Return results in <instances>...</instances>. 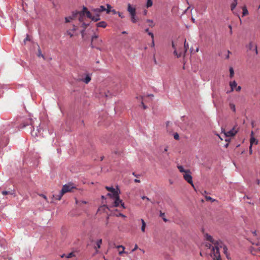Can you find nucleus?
I'll return each mask as SVG.
<instances>
[{"label": "nucleus", "mask_w": 260, "mask_h": 260, "mask_svg": "<svg viewBox=\"0 0 260 260\" xmlns=\"http://www.w3.org/2000/svg\"><path fill=\"white\" fill-rule=\"evenodd\" d=\"M205 236L207 240L212 242L214 245L212 249L213 253H220L219 249L225 246L222 242L220 240H214L212 237L208 234H206Z\"/></svg>", "instance_id": "1"}, {"label": "nucleus", "mask_w": 260, "mask_h": 260, "mask_svg": "<svg viewBox=\"0 0 260 260\" xmlns=\"http://www.w3.org/2000/svg\"><path fill=\"white\" fill-rule=\"evenodd\" d=\"M75 187L73 185L72 183H69L67 184H65L63 186L62 189L60 191L58 194L53 195V198H54L56 200H60L62 196L68 192L72 191L73 189H75Z\"/></svg>", "instance_id": "2"}, {"label": "nucleus", "mask_w": 260, "mask_h": 260, "mask_svg": "<svg viewBox=\"0 0 260 260\" xmlns=\"http://www.w3.org/2000/svg\"><path fill=\"white\" fill-rule=\"evenodd\" d=\"M127 11L130 15L131 20L133 23H136L139 20L138 17L136 16V9L133 7L130 4H128Z\"/></svg>", "instance_id": "3"}, {"label": "nucleus", "mask_w": 260, "mask_h": 260, "mask_svg": "<svg viewBox=\"0 0 260 260\" xmlns=\"http://www.w3.org/2000/svg\"><path fill=\"white\" fill-rule=\"evenodd\" d=\"M102 43V40L98 39V36L96 35H94L91 38V47L95 48L98 50H101L100 48V46H101Z\"/></svg>", "instance_id": "4"}, {"label": "nucleus", "mask_w": 260, "mask_h": 260, "mask_svg": "<svg viewBox=\"0 0 260 260\" xmlns=\"http://www.w3.org/2000/svg\"><path fill=\"white\" fill-rule=\"evenodd\" d=\"M172 47L174 49V54L177 56V57H181L182 55H184L185 53L187 51L188 48V44L186 43V40H185L184 44V51L179 50L178 52L176 50V48L175 47V44L174 42L172 43Z\"/></svg>", "instance_id": "5"}, {"label": "nucleus", "mask_w": 260, "mask_h": 260, "mask_svg": "<svg viewBox=\"0 0 260 260\" xmlns=\"http://www.w3.org/2000/svg\"><path fill=\"white\" fill-rule=\"evenodd\" d=\"M73 17L75 19H78L79 21L81 22H83L85 18V14L83 12V10L81 11H77L73 13Z\"/></svg>", "instance_id": "6"}, {"label": "nucleus", "mask_w": 260, "mask_h": 260, "mask_svg": "<svg viewBox=\"0 0 260 260\" xmlns=\"http://www.w3.org/2000/svg\"><path fill=\"white\" fill-rule=\"evenodd\" d=\"M183 178L188 183L191 185L192 186L194 187V185L192 182V178L190 173H185L183 174Z\"/></svg>", "instance_id": "7"}, {"label": "nucleus", "mask_w": 260, "mask_h": 260, "mask_svg": "<svg viewBox=\"0 0 260 260\" xmlns=\"http://www.w3.org/2000/svg\"><path fill=\"white\" fill-rule=\"evenodd\" d=\"M114 206L115 207L121 206L123 208H125L124 203L122 202L121 200L120 199L119 197H117L116 198L114 199Z\"/></svg>", "instance_id": "8"}, {"label": "nucleus", "mask_w": 260, "mask_h": 260, "mask_svg": "<svg viewBox=\"0 0 260 260\" xmlns=\"http://www.w3.org/2000/svg\"><path fill=\"white\" fill-rule=\"evenodd\" d=\"M113 245L115 247H116V248H117L118 249V254L120 255H122V254H123V253H126V254L128 253L127 252H126L124 251L125 247L123 246H122V245L116 246V245H115V244H113Z\"/></svg>", "instance_id": "9"}, {"label": "nucleus", "mask_w": 260, "mask_h": 260, "mask_svg": "<svg viewBox=\"0 0 260 260\" xmlns=\"http://www.w3.org/2000/svg\"><path fill=\"white\" fill-rule=\"evenodd\" d=\"M237 133V131L234 128H233L232 129L224 133V136L226 137H232L236 135V134Z\"/></svg>", "instance_id": "10"}, {"label": "nucleus", "mask_w": 260, "mask_h": 260, "mask_svg": "<svg viewBox=\"0 0 260 260\" xmlns=\"http://www.w3.org/2000/svg\"><path fill=\"white\" fill-rule=\"evenodd\" d=\"M119 190L118 189L117 190H114L113 192L108 193L107 196L110 197V198H112L113 199L116 198L117 197L119 196Z\"/></svg>", "instance_id": "11"}, {"label": "nucleus", "mask_w": 260, "mask_h": 260, "mask_svg": "<svg viewBox=\"0 0 260 260\" xmlns=\"http://www.w3.org/2000/svg\"><path fill=\"white\" fill-rule=\"evenodd\" d=\"M9 143V139L7 138H1L0 140V147H3L8 144Z\"/></svg>", "instance_id": "12"}, {"label": "nucleus", "mask_w": 260, "mask_h": 260, "mask_svg": "<svg viewBox=\"0 0 260 260\" xmlns=\"http://www.w3.org/2000/svg\"><path fill=\"white\" fill-rule=\"evenodd\" d=\"M83 12H84L85 15H86L88 18H89L92 20L93 16H92L91 13L90 11H88L87 8L85 7H83Z\"/></svg>", "instance_id": "13"}, {"label": "nucleus", "mask_w": 260, "mask_h": 260, "mask_svg": "<svg viewBox=\"0 0 260 260\" xmlns=\"http://www.w3.org/2000/svg\"><path fill=\"white\" fill-rule=\"evenodd\" d=\"M106 9L103 6H101L99 8L92 10L93 12L100 13L102 12L106 11Z\"/></svg>", "instance_id": "14"}, {"label": "nucleus", "mask_w": 260, "mask_h": 260, "mask_svg": "<svg viewBox=\"0 0 260 260\" xmlns=\"http://www.w3.org/2000/svg\"><path fill=\"white\" fill-rule=\"evenodd\" d=\"M91 76L89 74H87L84 79H81L80 80L84 82L86 84H88L91 81Z\"/></svg>", "instance_id": "15"}, {"label": "nucleus", "mask_w": 260, "mask_h": 260, "mask_svg": "<svg viewBox=\"0 0 260 260\" xmlns=\"http://www.w3.org/2000/svg\"><path fill=\"white\" fill-rule=\"evenodd\" d=\"M102 243V239L98 240L95 242L96 245L94 246V248L96 250V252H98V249H99L101 248V245Z\"/></svg>", "instance_id": "16"}, {"label": "nucleus", "mask_w": 260, "mask_h": 260, "mask_svg": "<svg viewBox=\"0 0 260 260\" xmlns=\"http://www.w3.org/2000/svg\"><path fill=\"white\" fill-rule=\"evenodd\" d=\"M94 13V15H92V20L94 21H98L100 20V13H98L95 12Z\"/></svg>", "instance_id": "17"}, {"label": "nucleus", "mask_w": 260, "mask_h": 260, "mask_svg": "<svg viewBox=\"0 0 260 260\" xmlns=\"http://www.w3.org/2000/svg\"><path fill=\"white\" fill-rule=\"evenodd\" d=\"M96 25L98 27L105 28L107 26V24L105 21H103L96 23Z\"/></svg>", "instance_id": "18"}, {"label": "nucleus", "mask_w": 260, "mask_h": 260, "mask_svg": "<svg viewBox=\"0 0 260 260\" xmlns=\"http://www.w3.org/2000/svg\"><path fill=\"white\" fill-rule=\"evenodd\" d=\"M177 168L181 173H183L184 174L185 173H190L189 170H184L182 166H177Z\"/></svg>", "instance_id": "19"}, {"label": "nucleus", "mask_w": 260, "mask_h": 260, "mask_svg": "<svg viewBox=\"0 0 260 260\" xmlns=\"http://www.w3.org/2000/svg\"><path fill=\"white\" fill-rule=\"evenodd\" d=\"M230 86L231 87V91H233L234 88H236V87L237 86V84L235 81H231L230 82Z\"/></svg>", "instance_id": "20"}, {"label": "nucleus", "mask_w": 260, "mask_h": 260, "mask_svg": "<svg viewBox=\"0 0 260 260\" xmlns=\"http://www.w3.org/2000/svg\"><path fill=\"white\" fill-rule=\"evenodd\" d=\"M250 143L251 147H252V145L257 144L258 143V141L253 137H251L250 139Z\"/></svg>", "instance_id": "21"}, {"label": "nucleus", "mask_w": 260, "mask_h": 260, "mask_svg": "<svg viewBox=\"0 0 260 260\" xmlns=\"http://www.w3.org/2000/svg\"><path fill=\"white\" fill-rule=\"evenodd\" d=\"M242 11H243L242 12V16H243L248 15V10L245 6H244L242 8Z\"/></svg>", "instance_id": "22"}, {"label": "nucleus", "mask_w": 260, "mask_h": 260, "mask_svg": "<svg viewBox=\"0 0 260 260\" xmlns=\"http://www.w3.org/2000/svg\"><path fill=\"white\" fill-rule=\"evenodd\" d=\"M214 254V258L213 260H222L220 257V253H213Z\"/></svg>", "instance_id": "23"}, {"label": "nucleus", "mask_w": 260, "mask_h": 260, "mask_svg": "<svg viewBox=\"0 0 260 260\" xmlns=\"http://www.w3.org/2000/svg\"><path fill=\"white\" fill-rule=\"evenodd\" d=\"M237 5V0H234V2L231 4V10L233 11Z\"/></svg>", "instance_id": "24"}, {"label": "nucleus", "mask_w": 260, "mask_h": 260, "mask_svg": "<svg viewBox=\"0 0 260 260\" xmlns=\"http://www.w3.org/2000/svg\"><path fill=\"white\" fill-rule=\"evenodd\" d=\"M76 203L80 206H81L82 204H86L87 202L84 201H78L76 200Z\"/></svg>", "instance_id": "25"}, {"label": "nucleus", "mask_w": 260, "mask_h": 260, "mask_svg": "<svg viewBox=\"0 0 260 260\" xmlns=\"http://www.w3.org/2000/svg\"><path fill=\"white\" fill-rule=\"evenodd\" d=\"M146 22H148L149 23V26H150L151 27H153L154 26V23L153 22V21L152 20H151V19H147L146 20Z\"/></svg>", "instance_id": "26"}, {"label": "nucleus", "mask_w": 260, "mask_h": 260, "mask_svg": "<svg viewBox=\"0 0 260 260\" xmlns=\"http://www.w3.org/2000/svg\"><path fill=\"white\" fill-rule=\"evenodd\" d=\"M141 221H142V223L141 230H142V232H145V227H146V223H145L144 220L143 219H141Z\"/></svg>", "instance_id": "27"}, {"label": "nucleus", "mask_w": 260, "mask_h": 260, "mask_svg": "<svg viewBox=\"0 0 260 260\" xmlns=\"http://www.w3.org/2000/svg\"><path fill=\"white\" fill-rule=\"evenodd\" d=\"M230 109L234 112H236V107H235V105L233 103H230Z\"/></svg>", "instance_id": "28"}, {"label": "nucleus", "mask_w": 260, "mask_h": 260, "mask_svg": "<svg viewBox=\"0 0 260 260\" xmlns=\"http://www.w3.org/2000/svg\"><path fill=\"white\" fill-rule=\"evenodd\" d=\"M230 77L233 78L234 75V69L232 67L230 68Z\"/></svg>", "instance_id": "29"}, {"label": "nucleus", "mask_w": 260, "mask_h": 260, "mask_svg": "<svg viewBox=\"0 0 260 260\" xmlns=\"http://www.w3.org/2000/svg\"><path fill=\"white\" fill-rule=\"evenodd\" d=\"M74 19H75V18L73 17V14L72 16L66 17V18H65L66 22H67V23L69 22H70V21L71 20Z\"/></svg>", "instance_id": "30"}, {"label": "nucleus", "mask_w": 260, "mask_h": 260, "mask_svg": "<svg viewBox=\"0 0 260 260\" xmlns=\"http://www.w3.org/2000/svg\"><path fill=\"white\" fill-rule=\"evenodd\" d=\"M153 2L152 0H147L146 7L149 8L152 6Z\"/></svg>", "instance_id": "31"}, {"label": "nucleus", "mask_w": 260, "mask_h": 260, "mask_svg": "<svg viewBox=\"0 0 260 260\" xmlns=\"http://www.w3.org/2000/svg\"><path fill=\"white\" fill-rule=\"evenodd\" d=\"M223 252L225 254L226 256L228 258V248L226 246H223Z\"/></svg>", "instance_id": "32"}, {"label": "nucleus", "mask_w": 260, "mask_h": 260, "mask_svg": "<svg viewBox=\"0 0 260 260\" xmlns=\"http://www.w3.org/2000/svg\"><path fill=\"white\" fill-rule=\"evenodd\" d=\"M160 216L162 217L163 220L167 222L168 220L165 217V213H162L161 211H160Z\"/></svg>", "instance_id": "33"}, {"label": "nucleus", "mask_w": 260, "mask_h": 260, "mask_svg": "<svg viewBox=\"0 0 260 260\" xmlns=\"http://www.w3.org/2000/svg\"><path fill=\"white\" fill-rule=\"evenodd\" d=\"M255 45V44H253L252 42H250L248 44V47L249 48V50H252L253 49V48H254V46Z\"/></svg>", "instance_id": "34"}, {"label": "nucleus", "mask_w": 260, "mask_h": 260, "mask_svg": "<svg viewBox=\"0 0 260 260\" xmlns=\"http://www.w3.org/2000/svg\"><path fill=\"white\" fill-rule=\"evenodd\" d=\"M106 189L110 192H113L115 189L113 187L106 186Z\"/></svg>", "instance_id": "35"}, {"label": "nucleus", "mask_w": 260, "mask_h": 260, "mask_svg": "<svg viewBox=\"0 0 260 260\" xmlns=\"http://www.w3.org/2000/svg\"><path fill=\"white\" fill-rule=\"evenodd\" d=\"M75 256V255L74 254V252H72L70 253L69 254H68L66 256V257L68 258H70L73 257H74Z\"/></svg>", "instance_id": "36"}, {"label": "nucleus", "mask_w": 260, "mask_h": 260, "mask_svg": "<svg viewBox=\"0 0 260 260\" xmlns=\"http://www.w3.org/2000/svg\"><path fill=\"white\" fill-rule=\"evenodd\" d=\"M2 194L3 195L13 194V192L12 191H3Z\"/></svg>", "instance_id": "37"}, {"label": "nucleus", "mask_w": 260, "mask_h": 260, "mask_svg": "<svg viewBox=\"0 0 260 260\" xmlns=\"http://www.w3.org/2000/svg\"><path fill=\"white\" fill-rule=\"evenodd\" d=\"M205 199H206V201H211L212 202L215 201V199H213L212 198H211L209 196H205Z\"/></svg>", "instance_id": "38"}, {"label": "nucleus", "mask_w": 260, "mask_h": 260, "mask_svg": "<svg viewBox=\"0 0 260 260\" xmlns=\"http://www.w3.org/2000/svg\"><path fill=\"white\" fill-rule=\"evenodd\" d=\"M88 25H89L88 24H86L85 22H82L81 27H83V29H85L86 28V27H87V26H88Z\"/></svg>", "instance_id": "39"}, {"label": "nucleus", "mask_w": 260, "mask_h": 260, "mask_svg": "<svg viewBox=\"0 0 260 260\" xmlns=\"http://www.w3.org/2000/svg\"><path fill=\"white\" fill-rule=\"evenodd\" d=\"M107 9L106 10V12H107V13H109V12H110V9L111 8V7L110 6V5L107 4Z\"/></svg>", "instance_id": "40"}, {"label": "nucleus", "mask_w": 260, "mask_h": 260, "mask_svg": "<svg viewBox=\"0 0 260 260\" xmlns=\"http://www.w3.org/2000/svg\"><path fill=\"white\" fill-rule=\"evenodd\" d=\"M179 135L177 133L174 134V138L175 140H178L179 139Z\"/></svg>", "instance_id": "41"}, {"label": "nucleus", "mask_w": 260, "mask_h": 260, "mask_svg": "<svg viewBox=\"0 0 260 260\" xmlns=\"http://www.w3.org/2000/svg\"><path fill=\"white\" fill-rule=\"evenodd\" d=\"M40 196L42 197L43 198H44L47 202H48L47 200V198L46 196L43 194H40Z\"/></svg>", "instance_id": "42"}, {"label": "nucleus", "mask_w": 260, "mask_h": 260, "mask_svg": "<svg viewBox=\"0 0 260 260\" xmlns=\"http://www.w3.org/2000/svg\"><path fill=\"white\" fill-rule=\"evenodd\" d=\"M235 89L237 91H240L241 89V87L240 86H237Z\"/></svg>", "instance_id": "43"}, {"label": "nucleus", "mask_w": 260, "mask_h": 260, "mask_svg": "<svg viewBox=\"0 0 260 260\" xmlns=\"http://www.w3.org/2000/svg\"><path fill=\"white\" fill-rule=\"evenodd\" d=\"M148 35L151 36L152 40L154 39L153 34L151 32H148Z\"/></svg>", "instance_id": "44"}, {"label": "nucleus", "mask_w": 260, "mask_h": 260, "mask_svg": "<svg viewBox=\"0 0 260 260\" xmlns=\"http://www.w3.org/2000/svg\"><path fill=\"white\" fill-rule=\"evenodd\" d=\"M67 33L70 37H72L74 36L73 34H72L70 30L68 31Z\"/></svg>", "instance_id": "45"}, {"label": "nucleus", "mask_w": 260, "mask_h": 260, "mask_svg": "<svg viewBox=\"0 0 260 260\" xmlns=\"http://www.w3.org/2000/svg\"><path fill=\"white\" fill-rule=\"evenodd\" d=\"M138 248L137 244H136L134 249H132V251L134 252Z\"/></svg>", "instance_id": "46"}, {"label": "nucleus", "mask_w": 260, "mask_h": 260, "mask_svg": "<svg viewBox=\"0 0 260 260\" xmlns=\"http://www.w3.org/2000/svg\"><path fill=\"white\" fill-rule=\"evenodd\" d=\"M118 16L121 17V18H123L124 17V16L123 15L122 13H120L119 12H118Z\"/></svg>", "instance_id": "47"}, {"label": "nucleus", "mask_w": 260, "mask_h": 260, "mask_svg": "<svg viewBox=\"0 0 260 260\" xmlns=\"http://www.w3.org/2000/svg\"><path fill=\"white\" fill-rule=\"evenodd\" d=\"M254 50L255 51V52L256 54H257L258 53V51H257V46L256 45H255L254 46Z\"/></svg>", "instance_id": "48"}, {"label": "nucleus", "mask_w": 260, "mask_h": 260, "mask_svg": "<svg viewBox=\"0 0 260 260\" xmlns=\"http://www.w3.org/2000/svg\"><path fill=\"white\" fill-rule=\"evenodd\" d=\"M142 199L143 200L146 199L147 201H149V200H150V199H149L148 197H147L146 196H143V197H142Z\"/></svg>", "instance_id": "49"}, {"label": "nucleus", "mask_w": 260, "mask_h": 260, "mask_svg": "<svg viewBox=\"0 0 260 260\" xmlns=\"http://www.w3.org/2000/svg\"><path fill=\"white\" fill-rule=\"evenodd\" d=\"M84 31H85V29H83L80 32L83 38L84 37Z\"/></svg>", "instance_id": "50"}, {"label": "nucleus", "mask_w": 260, "mask_h": 260, "mask_svg": "<svg viewBox=\"0 0 260 260\" xmlns=\"http://www.w3.org/2000/svg\"><path fill=\"white\" fill-rule=\"evenodd\" d=\"M29 37L27 35L26 38L24 40V42L25 43L26 41H29Z\"/></svg>", "instance_id": "51"}, {"label": "nucleus", "mask_w": 260, "mask_h": 260, "mask_svg": "<svg viewBox=\"0 0 260 260\" xmlns=\"http://www.w3.org/2000/svg\"><path fill=\"white\" fill-rule=\"evenodd\" d=\"M133 175L136 177H138L140 176V175L136 174L135 172L133 173Z\"/></svg>", "instance_id": "52"}, {"label": "nucleus", "mask_w": 260, "mask_h": 260, "mask_svg": "<svg viewBox=\"0 0 260 260\" xmlns=\"http://www.w3.org/2000/svg\"><path fill=\"white\" fill-rule=\"evenodd\" d=\"M252 234L254 236H256L257 235L256 231L252 232Z\"/></svg>", "instance_id": "53"}, {"label": "nucleus", "mask_w": 260, "mask_h": 260, "mask_svg": "<svg viewBox=\"0 0 260 260\" xmlns=\"http://www.w3.org/2000/svg\"><path fill=\"white\" fill-rule=\"evenodd\" d=\"M256 184H257V185H259V184H260V180H259V179H257V180H256Z\"/></svg>", "instance_id": "54"}, {"label": "nucleus", "mask_w": 260, "mask_h": 260, "mask_svg": "<svg viewBox=\"0 0 260 260\" xmlns=\"http://www.w3.org/2000/svg\"><path fill=\"white\" fill-rule=\"evenodd\" d=\"M135 182L136 183H139L140 182V180H139V179H135V180H134Z\"/></svg>", "instance_id": "55"}, {"label": "nucleus", "mask_w": 260, "mask_h": 260, "mask_svg": "<svg viewBox=\"0 0 260 260\" xmlns=\"http://www.w3.org/2000/svg\"><path fill=\"white\" fill-rule=\"evenodd\" d=\"M142 106L143 107L144 109H146V106L144 105V103L143 102H142Z\"/></svg>", "instance_id": "56"}, {"label": "nucleus", "mask_w": 260, "mask_h": 260, "mask_svg": "<svg viewBox=\"0 0 260 260\" xmlns=\"http://www.w3.org/2000/svg\"><path fill=\"white\" fill-rule=\"evenodd\" d=\"M77 29V27L75 25H74L73 26V30H76V29Z\"/></svg>", "instance_id": "57"}, {"label": "nucleus", "mask_w": 260, "mask_h": 260, "mask_svg": "<svg viewBox=\"0 0 260 260\" xmlns=\"http://www.w3.org/2000/svg\"><path fill=\"white\" fill-rule=\"evenodd\" d=\"M168 150V147L166 146L165 148L164 149V152H167Z\"/></svg>", "instance_id": "58"}, {"label": "nucleus", "mask_w": 260, "mask_h": 260, "mask_svg": "<svg viewBox=\"0 0 260 260\" xmlns=\"http://www.w3.org/2000/svg\"><path fill=\"white\" fill-rule=\"evenodd\" d=\"M251 148L252 147H251V145H250V147H249V152L250 154L252 153V149H251Z\"/></svg>", "instance_id": "59"}, {"label": "nucleus", "mask_w": 260, "mask_h": 260, "mask_svg": "<svg viewBox=\"0 0 260 260\" xmlns=\"http://www.w3.org/2000/svg\"><path fill=\"white\" fill-rule=\"evenodd\" d=\"M202 194L203 195H204V194H207V191L204 190V191L202 193Z\"/></svg>", "instance_id": "60"}, {"label": "nucleus", "mask_w": 260, "mask_h": 260, "mask_svg": "<svg viewBox=\"0 0 260 260\" xmlns=\"http://www.w3.org/2000/svg\"><path fill=\"white\" fill-rule=\"evenodd\" d=\"M154 46V39L152 40V46Z\"/></svg>", "instance_id": "61"}, {"label": "nucleus", "mask_w": 260, "mask_h": 260, "mask_svg": "<svg viewBox=\"0 0 260 260\" xmlns=\"http://www.w3.org/2000/svg\"><path fill=\"white\" fill-rule=\"evenodd\" d=\"M145 32H148H148H149V29H148V28H147V29H145Z\"/></svg>", "instance_id": "62"}, {"label": "nucleus", "mask_w": 260, "mask_h": 260, "mask_svg": "<svg viewBox=\"0 0 260 260\" xmlns=\"http://www.w3.org/2000/svg\"><path fill=\"white\" fill-rule=\"evenodd\" d=\"M140 250L143 253H145V250H143V249H140Z\"/></svg>", "instance_id": "63"}, {"label": "nucleus", "mask_w": 260, "mask_h": 260, "mask_svg": "<svg viewBox=\"0 0 260 260\" xmlns=\"http://www.w3.org/2000/svg\"><path fill=\"white\" fill-rule=\"evenodd\" d=\"M64 256H66H66L65 255V254H63L62 255H61V257H64Z\"/></svg>", "instance_id": "64"}]
</instances>
